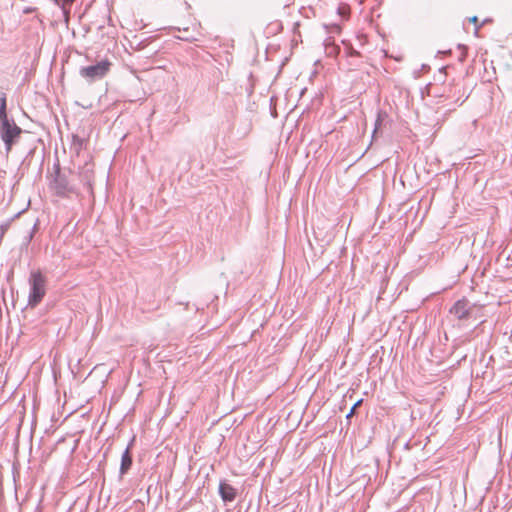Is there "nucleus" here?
<instances>
[{"label":"nucleus","instance_id":"obj_5","mask_svg":"<svg viewBox=\"0 0 512 512\" xmlns=\"http://www.w3.org/2000/svg\"><path fill=\"white\" fill-rule=\"evenodd\" d=\"M474 305L467 299L463 298L454 303L450 308V313L459 320L468 319L472 313Z\"/></svg>","mask_w":512,"mask_h":512},{"label":"nucleus","instance_id":"obj_2","mask_svg":"<svg viewBox=\"0 0 512 512\" xmlns=\"http://www.w3.org/2000/svg\"><path fill=\"white\" fill-rule=\"evenodd\" d=\"M28 306L34 308L39 305L46 295V278L40 270L32 271L29 277Z\"/></svg>","mask_w":512,"mask_h":512},{"label":"nucleus","instance_id":"obj_14","mask_svg":"<svg viewBox=\"0 0 512 512\" xmlns=\"http://www.w3.org/2000/svg\"><path fill=\"white\" fill-rule=\"evenodd\" d=\"M9 224L6 225H0V239H3V236L8 229Z\"/></svg>","mask_w":512,"mask_h":512},{"label":"nucleus","instance_id":"obj_8","mask_svg":"<svg viewBox=\"0 0 512 512\" xmlns=\"http://www.w3.org/2000/svg\"><path fill=\"white\" fill-rule=\"evenodd\" d=\"M219 494L224 502H232L237 496V491L226 481H221L219 484Z\"/></svg>","mask_w":512,"mask_h":512},{"label":"nucleus","instance_id":"obj_16","mask_svg":"<svg viewBox=\"0 0 512 512\" xmlns=\"http://www.w3.org/2000/svg\"><path fill=\"white\" fill-rule=\"evenodd\" d=\"M178 38H179V39H182V40H185V41H190V40H192V38H190V37H186V36H179Z\"/></svg>","mask_w":512,"mask_h":512},{"label":"nucleus","instance_id":"obj_10","mask_svg":"<svg viewBox=\"0 0 512 512\" xmlns=\"http://www.w3.org/2000/svg\"><path fill=\"white\" fill-rule=\"evenodd\" d=\"M325 49L329 56L337 55L340 52V47L334 43L332 38L325 41Z\"/></svg>","mask_w":512,"mask_h":512},{"label":"nucleus","instance_id":"obj_9","mask_svg":"<svg viewBox=\"0 0 512 512\" xmlns=\"http://www.w3.org/2000/svg\"><path fill=\"white\" fill-rule=\"evenodd\" d=\"M57 6L62 9L65 21L68 22L70 17V8L75 0H52Z\"/></svg>","mask_w":512,"mask_h":512},{"label":"nucleus","instance_id":"obj_3","mask_svg":"<svg viewBox=\"0 0 512 512\" xmlns=\"http://www.w3.org/2000/svg\"><path fill=\"white\" fill-rule=\"evenodd\" d=\"M54 177L50 183L54 193L62 198H68L71 194H78L77 188L69 182L68 175L62 172L60 165L54 166Z\"/></svg>","mask_w":512,"mask_h":512},{"label":"nucleus","instance_id":"obj_1","mask_svg":"<svg viewBox=\"0 0 512 512\" xmlns=\"http://www.w3.org/2000/svg\"><path fill=\"white\" fill-rule=\"evenodd\" d=\"M22 133V128L15 123L13 118H9L8 115L0 118V138L4 143L7 154L19 141Z\"/></svg>","mask_w":512,"mask_h":512},{"label":"nucleus","instance_id":"obj_18","mask_svg":"<svg viewBox=\"0 0 512 512\" xmlns=\"http://www.w3.org/2000/svg\"><path fill=\"white\" fill-rule=\"evenodd\" d=\"M30 11H31V9H26L25 13H29Z\"/></svg>","mask_w":512,"mask_h":512},{"label":"nucleus","instance_id":"obj_15","mask_svg":"<svg viewBox=\"0 0 512 512\" xmlns=\"http://www.w3.org/2000/svg\"><path fill=\"white\" fill-rule=\"evenodd\" d=\"M469 21L473 24H477L478 23V18L476 16H473L471 18H469Z\"/></svg>","mask_w":512,"mask_h":512},{"label":"nucleus","instance_id":"obj_12","mask_svg":"<svg viewBox=\"0 0 512 512\" xmlns=\"http://www.w3.org/2000/svg\"><path fill=\"white\" fill-rule=\"evenodd\" d=\"M362 399L358 400L355 402V404L352 406V408L350 409L349 413L347 414L346 418H350L354 415L356 409L362 404Z\"/></svg>","mask_w":512,"mask_h":512},{"label":"nucleus","instance_id":"obj_6","mask_svg":"<svg viewBox=\"0 0 512 512\" xmlns=\"http://www.w3.org/2000/svg\"><path fill=\"white\" fill-rule=\"evenodd\" d=\"M134 441H135V438L133 437L121 456V463H120V469H119L120 479H122L123 476L125 474H127V472L130 470V468L132 466L133 459H132L131 449L133 447Z\"/></svg>","mask_w":512,"mask_h":512},{"label":"nucleus","instance_id":"obj_4","mask_svg":"<svg viewBox=\"0 0 512 512\" xmlns=\"http://www.w3.org/2000/svg\"><path fill=\"white\" fill-rule=\"evenodd\" d=\"M111 62L109 60H101L98 63L86 67H82L79 74L88 82H94L104 78L109 72Z\"/></svg>","mask_w":512,"mask_h":512},{"label":"nucleus","instance_id":"obj_7","mask_svg":"<svg viewBox=\"0 0 512 512\" xmlns=\"http://www.w3.org/2000/svg\"><path fill=\"white\" fill-rule=\"evenodd\" d=\"M79 180L88 188L92 194V186L94 181V169L92 164L85 163L79 172Z\"/></svg>","mask_w":512,"mask_h":512},{"label":"nucleus","instance_id":"obj_11","mask_svg":"<svg viewBox=\"0 0 512 512\" xmlns=\"http://www.w3.org/2000/svg\"><path fill=\"white\" fill-rule=\"evenodd\" d=\"M6 94L0 90V118L7 116Z\"/></svg>","mask_w":512,"mask_h":512},{"label":"nucleus","instance_id":"obj_17","mask_svg":"<svg viewBox=\"0 0 512 512\" xmlns=\"http://www.w3.org/2000/svg\"><path fill=\"white\" fill-rule=\"evenodd\" d=\"M340 31V27L338 25H334L333 26V32H339Z\"/></svg>","mask_w":512,"mask_h":512},{"label":"nucleus","instance_id":"obj_13","mask_svg":"<svg viewBox=\"0 0 512 512\" xmlns=\"http://www.w3.org/2000/svg\"><path fill=\"white\" fill-rule=\"evenodd\" d=\"M381 123H382V118H381V113H379L376 123H375V129H374L373 134H375L377 132L378 128L381 126Z\"/></svg>","mask_w":512,"mask_h":512}]
</instances>
